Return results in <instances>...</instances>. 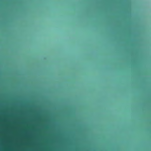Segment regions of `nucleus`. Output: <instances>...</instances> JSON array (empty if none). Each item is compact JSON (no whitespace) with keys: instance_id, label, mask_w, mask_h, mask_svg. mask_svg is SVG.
Returning a JSON list of instances; mask_svg holds the SVG:
<instances>
[{"instance_id":"obj_1","label":"nucleus","mask_w":151,"mask_h":151,"mask_svg":"<svg viewBox=\"0 0 151 151\" xmlns=\"http://www.w3.org/2000/svg\"><path fill=\"white\" fill-rule=\"evenodd\" d=\"M0 151H63V150H1Z\"/></svg>"},{"instance_id":"obj_2","label":"nucleus","mask_w":151,"mask_h":151,"mask_svg":"<svg viewBox=\"0 0 151 151\" xmlns=\"http://www.w3.org/2000/svg\"><path fill=\"white\" fill-rule=\"evenodd\" d=\"M137 151H138V150H137Z\"/></svg>"}]
</instances>
